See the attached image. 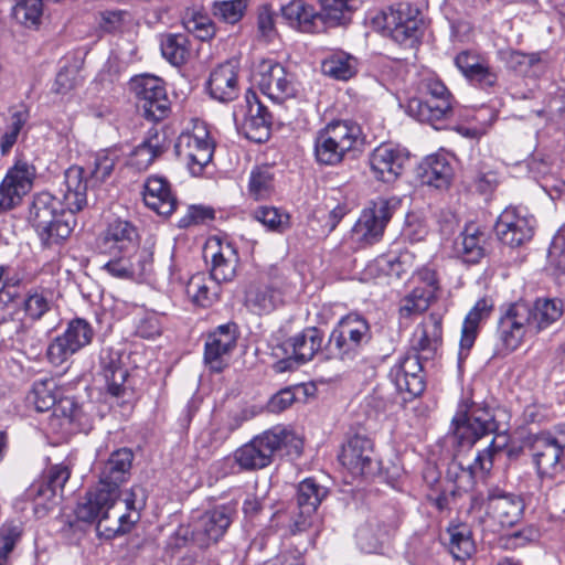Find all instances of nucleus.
Returning a JSON list of instances; mask_svg holds the SVG:
<instances>
[{
    "mask_svg": "<svg viewBox=\"0 0 565 565\" xmlns=\"http://www.w3.org/2000/svg\"><path fill=\"white\" fill-rule=\"evenodd\" d=\"M371 339L369 322L359 315L349 313L332 330L327 349L335 358L352 360Z\"/></svg>",
    "mask_w": 565,
    "mask_h": 565,
    "instance_id": "nucleus-7",
    "label": "nucleus"
},
{
    "mask_svg": "<svg viewBox=\"0 0 565 565\" xmlns=\"http://www.w3.org/2000/svg\"><path fill=\"white\" fill-rule=\"evenodd\" d=\"M218 282L207 280L203 275H194L186 285V295L201 307H210L218 298Z\"/></svg>",
    "mask_w": 565,
    "mask_h": 565,
    "instance_id": "nucleus-48",
    "label": "nucleus"
},
{
    "mask_svg": "<svg viewBox=\"0 0 565 565\" xmlns=\"http://www.w3.org/2000/svg\"><path fill=\"white\" fill-rule=\"evenodd\" d=\"M358 66V58L343 51L333 52L321 64L323 74L337 81H349L355 76Z\"/></svg>",
    "mask_w": 565,
    "mask_h": 565,
    "instance_id": "nucleus-44",
    "label": "nucleus"
},
{
    "mask_svg": "<svg viewBox=\"0 0 565 565\" xmlns=\"http://www.w3.org/2000/svg\"><path fill=\"white\" fill-rule=\"evenodd\" d=\"M253 78L263 94L276 103L294 97L297 84L292 74L273 60H264L253 73Z\"/></svg>",
    "mask_w": 565,
    "mask_h": 565,
    "instance_id": "nucleus-15",
    "label": "nucleus"
},
{
    "mask_svg": "<svg viewBox=\"0 0 565 565\" xmlns=\"http://www.w3.org/2000/svg\"><path fill=\"white\" fill-rule=\"evenodd\" d=\"M71 470L64 463L52 466L38 481H34L26 490L25 498L33 502L34 513L42 518L57 504L62 495L64 484L70 479Z\"/></svg>",
    "mask_w": 565,
    "mask_h": 565,
    "instance_id": "nucleus-12",
    "label": "nucleus"
},
{
    "mask_svg": "<svg viewBox=\"0 0 565 565\" xmlns=\"http://www.w3.org/2000/svg\"><path fill=\"white\" fill-rule=\"evenodd\" d=\"M164 151V138L154 132L134 149L129 158V164L139 171L146 170Z\"/></svg>",
    "mask_w": 565,
    "mask_h": 565,
    "instance_id": "nucleus-45",
    "label": "nucleus"
},
{
    "mask_svg": "<svg viewBox=\"0 0 565 565\" xmlns=\"http://www.w3.org/2000/svg\"><path fill=\"white\" fill-rule=\"evenodd\" d=\"M449 551L454 558L466 561L475 553V543L471 531L466 524L452 525L448 529Z\"/></svg>",
    "mask_w": 565,
    "mask_h": 565,
    "instance_id": "nucleus-50",
    "label": "nucleus"
},
{
    "mask_svg": "<svg viewBox=\"0 0 565 565\" xmlns=\"http://www.w3.org/2000/svg\"><path fill=\"white\" fill-rule=\"evenodd\" d=\"M339 459L353 476H364L376 469L374 445L365 435L351 436L343 445Z\"/></svg>",
    "mask_w": 565,
    "mask_h": 565,
    "instance_id": "nucleus-24",
    "label": "nucleus"
},
{
    "mask_svg": "<svg viewBox=\"0 0 565 565\" xmlns=\"http://www.w3.org/2000/svg\"><path fill=\"white\" fill-rule=\"evenodd\" d=\"M417 92L422 97L409 99L407 113L418 121L436 126L452 115L455 98L437 75H423L417 84Z\"/></svg>",
    "mask_w": 565,
    "mask_h": 565,
    "instance_id": "nucleus-4",
    "label": "nucleus"
},
{
    "mask_svg": "<svg viewBox=\"0 0 565 565\" xmlns=\"http://www.w3.org/2000/svg\"><path fill=\"white\" fill-rule=\"evenodd\" d=\"M109 275L120 279H131L141 281L153 273V250L152 247L138 246L132 253L122 254L117 258H109L103 265Z\"/></svg>",
    "mask_w": 565,
    "mask_h": 565,
    "instance_id": "nucleus-18",
    "label": "nucleus"
},
{
    "mask_svg": "<svg viewBox=\"0 0 565 565\" xmlns=\"http://www.w3.org/2000/svg\"><path fill=\"white\" fill-rule=\"evenodd\" d=\"M527 312L532 334H537L561 319L564 306L557 298H537Z\"/></svg>",
    "mask_w": 565,
    "mask_h": 565,
    "instance_id": "nucleus-37",
    "label": "nucleus"
},
{
    "mask_svg": "<svg viewBox=\"0 0 565 565\" xmlns=\"http://www.w3.org/2000/svg\"><path fill=\"white\" fill-rule=\"evenodd\" d=\"M19 307L22 305L25 315L32 320L41 319L53 306V292L44 288L30 290L23 300L17 298Z\"/></svg>",
    "mask_w": 565,
    "mask_h": 565,
    "instance_id": "nucleus-49",
    "label": "nucleus"
},
{
    "mask_svg": "<svg viewBox=\"0 0 565 565\" xmlns=\"http://www.w3.org/2000/svg\"><path fill=\"white\" fill-rule=\"evenodd\" d=\"M139 242V235L134 224L125 220L110 222L100 236L99 248L109 258H117L122 254L132 253Z\"/></svg>",
    "mask_w": 565,
    "mask_h": 565,
    "instance_id": "nucleus-25",
    "label": "nucleus"
},
{
    "mask_svg": "<svg viewBox=\"0 0 565 565\" xmlns=\"http://www.w3.org/2000/svg\"><path fill=\"white\" fill-rule=\"evenodd\" d=\"M175 152L186 162L191 173L199 175L204 167L211 162L214 146L205 127L196 126L192 131H185L179 136Z\"/></svg>",
    "mask_w": 565,
    "mask_h": 565,
    "instance_id": "nucleus-17",
    "label": "nucleus"
},
{
    "mask_svg": "<svg viewBox=\"0 0 565 565\" xmlns=\"http://www.w3.org/2000/svg\"><path fill=\"white\" fill-rule=\"evenodd\" d=\"M282 285L277 279L252 282L245 292V305L254 313H269L282 303Z\"/></svg>",
    "mask_w": 565,
    "mask_h": 565,
    "instance_id": "nucleus-29",
    "label": "nucleus"
},
{
    "mask_svg": "<svg viewBox=\"0 0 565 565\" xmlns=\"http://www.w3.org/2000/svg\"><path fill=\"white\" fill-rule=\"evenodd\" d=\"M94 337L90 323L82 318L71 320L63 332L47 347L49 361L55 365H62L70 356L88 345Z\"/></svg>",
    "mask_w": 565,
    "mask_h": 565,
    "instance_id": "nucleus-16",
    "label": "nucleus"
},
{
    "mask_svg": "<svg viewBox=\"0 0 565 565\" xmlns=\"http://www.w3.org/2000/svg\"><path fill=\"white\" fill-rule=\"evenodd\" d=\"M547 268L557 284L565 282V234L554 236L548 248Z\"/></svg>",
    "mask_w": 565,
    "mask_h": 565,
    "instance_id": "nucleus-54",
    "label": "nucleus"
},
{
    "mask_svg": "<svg viewBox=\"0 0 565 565\" xmlns=\"http://www.w3.org/2000/svg\"><path fill=\"white\" fill-rule=\"evenodd\" d=\"M443 339V318L438 313H430L414 331L413 348L418 352L431 355L440 345Z\"/></svg>",
    "mask_w": 565,
    "mask_h": 565,
    "instance_id": "nucleus-39",
    "label": "nucleus"
},
{
    "mask_svg": "<svg viewBox=\"0 0 565 565\" xmlns=\"http://www.w3.org/2000/svg\"><path fill=\"white\" fill-rule=\"evenodd\" d=\"M182 24L189 33L201 41L212 39L216 30L207 13L198 7L186 8L182 15Z\"/></svg>",
    "mask_w": 565,
    "mask_h": 565,
    "instance_id": "nucleus-47",
    "label": "nucleus"
},
{
    "mask_svg": "<svg viewBox=\"0 0 565 565\" xmlns=\"http://www.w3.org/2000/svg\"><path fill=\"white\" fill-rule=\"evenodd\" d=\"M118 498L119 497L115 495V492L98 486L77 503L74 511L75 515L77 520L83 522H100L108 518L109 510L114 507Z\"/></svg>",
    "mask_w": 565,
    "mask_h": 565,
    "instance_id": "nucleus-31",
    "label": "nucleus"
},
{
    "mask_svg": "<svg viewBox=\"0 0 565 565\" xmlns=\"http://www.w3.org/2000/svg\"><path fill=\"white\" fill-rule=\"evenodd\" d=\"M482 320H484V318L481 317L480 315H478L472 309L468 312V315L466 316V318L463 320L462 329H461V339H460V349L461 350L469 351L472 348L475 340L477 338V334H478L479 324Z\"/></svg>",
    "mask_w": 565,
    "mask_h": 565,
    "instance_id": "nucleus-62",
    "label": "nucleus"
},
{
    "mask_svg": "<svg viewBox=\"0 0 565 565\" xmlns=\"http://www.w3.org/2000/svg\"><path fill=\"white\" fill-rule=\"evenodd\" d=\"M145 204L162 216L171 215L177 207V199L169 181L159 175H150L143 185Z\"/></svg>",
    "mask_w": 565,
    "mask_h": 565,
    "instance_id": "nucleus-35",
    "label": "nucleus"
},
{
    "mask_svg": "<svg viewBox=\"0 0 565 565\" xmlns=\"http://www.w3.org/2000/svg\"><path fill=\"white\" fill-rule=\"evenodd\" d=\"M419 177L424 184L444 189L450 184L454 169L445 154H430L420 163Z\"/></svg>",
    "mask_w": 565,
    "mask_h": 565,
    "instance_id": "nucleus-40",
    "label": "nucleus"
},
{
    "mask_svg": "<svg viewBox=\"0 0 565 565\" xmlns=\"http://www.w3.org/2000/svg\"><path fill=\"white\" fill-rule=\"evenodd\" d=\"M78 84V71L75 67H62L56 74L52 92L66 95Z\"/></svg>",
    "mask_w": 565,
    "mask_h": 565,
    "instance_id": "nucleus-64",
    "label": "nucleus"
},
{
    "mask_svg": "<svg viewBox=\"0 0 565 565\" xmlns=\"http://www.w3.org/2000/svg\"><path fill=\"white\" fill-rule=\"evenodd\" d=\"M130 90L135 94L138 108L143 116L153 121L162 120L170 110L163 81L153 75H138L131 78Z\"/></svg>",
    "mask_w": 565,
    "mask_h": 565,
    "instance_id": "nucleus-14",
    "label": "nucleus"
},
{
    "mask_svg": "<svg viewBox=\"0 0 565 565\" xmlns=\"http://www.w3.org/2000/svg\"><path fill=\"white\" fill-rule=\"evenodd\" d=\"M253 217L267 230L282 233L290 226L289 215L274 206H259L253 211Z\"/></svg>",
    "mask_w": 565,
    "mask_h": 565,
    "instance_id": "nucleus-57",
    "label": "nucleus"
},
{
    "mask_svg": "<svg viewBox=\"0 0 565 565\" xmlns=\"http://www.w3.org/2000/svg\"><path fill=\"white\" fill-rule=\"evenodd\" d=\"M322 332L315 327L306 328L301 332L273 345V355L279 359L277 370L284 372L294 365L303 364L313 359L321 350Z\"/></svg>",
    "mask_w": 565,
    "mask_h": 565,
    "instance_id": "nucleus-8",
    "label": "nucleus"
},
{
    "mask_svg": "<svg viewBox=\"0 0 565 565\" xmlns=\"http://www.w3.org/2000/svg\"><path fill=\"white\" fill-rule=\"evenodd\" d=\"M527 306L514 303L500 318L498 333L504 349L509 352L516 350L527 333L532 334L529 322Z\"/></svg>",
    "mask_w": 565,
    "mask_h": 565,
    "instance_id": "nucleus-27",
    "label": "nucleus"
},
{
    "mask_svg": "<svg viewBox=\"0 0 565 565\" xmlns=\"http://www.w3.org/2000/svg\"><path fill=\"white\" fill-rule=\"evenodd\" d=\"M487 515L501 527L515 525L523 515L524 502L521 497L490 489L487 497Z\"/></svg>",
    "mask_w": 565,
    "mask_h": 565,
    "instance_id": "nucleus-26",
    "label": "nucleus"
},
{
    "mask_svg": "<svg viewBox=\"0 0 565 565\" xmlns=\"http://www.w3.org/2000/svg\"><path fill=\"white\" fill-rule=\"evenodd\" d=\"M507 436L497 435L487 448L477 454L471 465H469L466 469L461 468L462 476L458 480V488H463L461 484V479L465 477L468 479V483H471L476 477H483L488 475L493 467L495 456L504 448H507Z\"/></svg>",
    "mask_w": 565,
    "mask_h": 565,
    "instance_id": "nucleus-38",
    "label": "nucleus"
},
{
    "mask_svg": "<svg viewBox=\"0 0 565 565\" xmlns=\"http://www.w3.org/2000/svg\"><path fill=\"white\" fill-rule=\"evenodd\" d=\"M4 266H0V323L14 319L19 303L17 297L6 288Z\"/></svg>",
    "mask_w": 565,
    "mask_h": 565,
    "instance_id": "nucleus-60",
    "label": "nucleus"
},
{
    "mask_svg": "<svg viewBox=\"0 0 565 565\" xmlns=\"http://www.w3.org/2000/svg\"><path fill=\"white\" fill-rule=\"evenodd\" d=\"M20 535L21 530L14 524H6L0 529V565H9V556Z\"/></svg>",
    "mask_w": 565,
    "mask_h": 565,
    "instance_id": "nucleus-61",
    "label": "nucleus"
},
{
    "mask_svg": "<svg viewBox=\"0 0 565 565\" xmlns=\"http://www.w3.org/2000/svg\"><path fill=\"white\" fill-rule=\"evenodd\" d=\"M327 493L324 487L315 479L307 478L298 486L296 504L288 511H278L274 516L291 534L303 532L312 525L313 515Z\"/></svg>",
    "mask_w": 565,
    "mask_h": 565,
    "instance_id": "nucleus-6",
    "label": "nucleus"
},
{
    "mask_svg": "<svg viewBox=\"0 0 565 565\" xmlns=\"http://www.w3.org/2000/svg\"><path fill=\"white\" fill-rule=\"evenodd\" d=\"M100 364L109 394L116 397L122 396L128 371L121 363L120 355L117 352L104 351Z\"/></svg>",
    "mask_w": 565,
    "mask_h": 565,
    "instance_id": "nucleus-41",
    "label": "nucleus"
},
{
    "mask_svg": "<svg viewBox=\"0 0 565 565\" xmlns=\"http://www.w3.org/2000/svg\"><path fill=\"white\" fill-rule=\"evenodd\" d=\"M42 14V0H20L12 9L14 20L29 28L38 26Z\"/></svg>",
    "mask_w": 565,
    "mask_h": 565,
    "instance_id": "nucleus-58",
    "label": "nucleus"
},
{
    "mask_svg": "<svg viewBox=\"0 0 565 565\" xmlns=\"http://www.w3.org/2000/svg\"><path fill=\"white\" fill-rule=\"evenodd\" d=\"M114 168L115 159L113 157L108 153L96 154L94 161L88 167V171L82 168L87 180V190L103 183L111 174Z\"/></svg>",
    "mask_w": 565,
    "mask_h": 565,
    "instance_id": "nucleus-55",
    "label": "nucleus"
},
{
    "mask_svg": "<svg viewBox=\"0 0 565 565\" xmlns=\"http://www.w3.org/2000/svg\"><path fill=\"white\" fill-rule=\"evenodd\" d=\"M302 447L301 437L284 426H275L237 448L234 460L241 469L253 471L268 467L280 450H285L287 456L298 458Z\"/></svg>",
    "mask_w": 565,
    "mask_h": 565,
    "instance_id": "nucleus-2",
    "label": "nucleus"
},
{
    "mask_svg": "<svg viewBox=\"0 0 565 565\" xmlns=\"http://www.w3.org/2000/svg\"><path fill=\"white\" fill-rule=\"evenodd\" d=\"M319 3L328 28L349 24L360 7V0H319Z\"/></svg>",
    "mask_w": 565,
    "mask_h": 565,
    "instance_id": "nucleus-43",
    "label": "nucleus"
},
{
    "mask_svg": "<svg viewBox=\"0 0 565 565\" xmlns=\"http://www.w3.org/2000/svg\"><path fill=\"white\" fill-rule=\"evenodd\" d=\"M361 127L351 120H332L313 138V157L318 164L335 167L363 145Z\"/></svg>",
    "mask_w": 565,
    "mask_h": 565,
    "instance_id": "nucleus-3",
    "label": "nucleus"
},
{
    "mask_svg": "<svg viewBox=\"0 0 565 565\" xmlns=\"http://www.w3.org/2000/svg\"><path fill=\"white\" fill-rule=\"evenodd\" d=\"M423 366L416 354L404 356L398 364L391 370V377L401 392H407L412 396L420 395L425 390L422 375Z\"/></svg>",
    "mask_w": 565,
    "mask_h": 565,
    "instance_id": "nucleus-33",
    "label": "nucleus"
},
{
    "mask_svg": "<svg viewBox=\"0 0 565 565\" xmlns=\"http://www.w3.org/2000/svg\"><path fill=\"white\" fill-rule=\"evenodd\" d=\"M132 460L134 454L128 448H121L111 452L103 466L98 486L115 492V495L119 497V486L127 480Z\"/></svg>",
    "mask_w": 565,
    "mask_h": 565,
    "instance_id": "nucleus-32",
    "label": "nucleus"
},
{
    "mask_svg": "<svg viewBox=\"0 0 565 565\" xmlns=\"http://www.w3.org/2000/svg\"><path fill=\"white\" fill-rule=\"evenodd\" d=\"M408 161V152L392 143L377 146L369 157L373 177L384 183L395 182Z\"/></svg>",
    "mask_w": 565,
    "mask_h": 565,
    "instance_id": "nucleus-22",
    "label": "nucleus"
},
{
    "mask_svg": "<svg viewBox=\"0 0 565 565\" xmlns=\"http://www.w3.org/2000/svg\"><path fill=\"white\" fill-rule=\"evenodd\" d=\"M56 388L57 385L53 379L35 381L28 401L38 412H46L56 405Z\"/></svg>",
    "mask_w": 565,
    "mask_h": 565,
    "instance_id": "nucleus-51",
    "label": "nucleus"
},
{
    "mask_svg": "<svg viewBox=\"0 0 565 565\" xmlns=\"http://www.w3.org/2000/svg\"><path fill=\"white\" fill-rule=\"evenodd\" d=\"M282 18L290 26L306 33H319L327 26L321 11L317 12L313 7L302 0H294L281 8Z\"/></svg>",
    "mask_w": 565,
    "mask_h": 565,
    "instance_id": "nucleus-34",
    "label": "nucleus"
},
{
    "mask_svg": "<svg viewBox=\"0 0 565 565\" xmlns=\"http://www.w3.org/2000/svg\"><path fill=\"white\" fill-rule=\"evenodd\" d=\"M209 95L221 103L234 100L239 93L238 70L233 61L215 66L206 81Z\"/></svg>",
    "mask_w": 565,
    "mask_h": 565,
    "instance_id": "nucleus-28",
    "label": "nucleus"
},
{
    "mask_svg": "<svg viewBox=\"0 0 565 565\" xmlns=\"http://www.w3.org/2000/svg\"><path fill=\"white\" fill-rule=\"evenodd\" d=\"M237 130L247 139L264 142L269 138L271 116L253 90H247L244 104L233 111Z\"/></svg>",
    "mask_w": 565,
    "mask_h": 565,
    "instance_id": "nucleus-13",
    "label": "nucleus"
},
{
    "mask_svg": "<svg viewBox=\"0 0 565 565\" xmlns=\"http://www.w3.org/2000/svg\"><path fill=\"white\" fill-rule=\"evenodd\" d=\"M395 43L404 49H415L424 33V20L420 11L409 3H398L383 10L375 19Z\"/></svg>",
    "mask_w": 565,
    "mask_h": 565,
    "instance_id": "nucleus-5",
    "label": "nucleus"
},
{
    "mask_svg": "<svg viewBox=\"0 0 565 565\" xmlns=\"http://www.w3.org/2000/svg\"><path fill=\"white\" fill-rule=\"evenodd\" d=\"M455 65L470 83L481 88H490L497 84L498 75L488 61L473 51H461L455 57Z\"/></svg>",
    "mask_w": 565,
    "mask_h": 565,
    "instance_id": "nucleus-30",
    "label": "nucleus"
},
{
    "mask_svg": "<svg viewBox=\"0 0 565 565\" xmlns=\"http://www.w3.org/2000/svg\"><path fill=\"white\" fill-rule=\"evenodd\" d=\"M434 298L431 290L413 289L401 300L399 315L402 318H412L426 311Z\"/></svg>",
    "mask_w": 565,
    "mask_h": 565,
    "instance_id": "nucleus-56",
    "label": "nucleus"
},
{
    "mask_svg": "<svg viewBox=\"0 0 565 565\" xmlns=\"http://www.w3.org/2000/svg\"><path fill=\"white\" fill-rule=\"evenodd\" d=\"M523 447L527 449L541 478L553 477L562 470L565 438L558 439L551 433L529 434L523 438Z\"/></svg>",
    "mask_w": 565,
    "mask_h": 565,
    "instance_id": "nucleus-11",
    "label": "nucleus"
},
{
    "mask_svg": "<svg viewBox=\"0 0 565 565\" xmlns=\"http://www.w3.org/2000/svg\"><path fill=\"white\" fill-rule=\"evenodd\" d=\"M88 205L87 180L79 166L70 167L58 194L36 193L29 209V221L44 245L58 244L67 238L75 224V213Z\"/></svg>",
    "mask_w": 565,
    "mask_h": 565,
    "instance_id": "nucleus-1",
    "label": "nucleus"
},
{
    "mask_svg": "<svg viewBox=\"0 0 565 565\" xmlns=\"http://www.w3.org/2000/svg\"><path fill=\"white\" fill-rule=\"evenodd\" d=\"M392 401L382 387H375L371 394L364 398L365 412L369 416H377L385 413Z\"/></svg>",
    "mask_w": 565,
    "mask_h": 565,
    "instance_id": "nucleus-63",
    "label": "nucleus"
},
{
    "mask_svg": "<svg viewBox=\"0 0 565 565\" xmlns=\"http://www.w3.org/2000/svg\"><path fill=\"white\" fill-rule=\"evenodd\" d=\"M274 188V173L269 166H258L250 171L248 193L255 200L269 198Z\"/></svg>",
    "mask_w": 565,
    "mask_h": 565,
    "instance_id": "nucleus-52",
    "label": "nucleus"
},
{
    "mask_svg": "<svg viewBox=\"0 0 565 565\" xmlns=\"http://www.w3.org/2000/svg\"><path fill=\"white\" fill-rule=\"evenodd\" d=\"M501 56L509 68L520 74H526L532 67L541 63V57L537 53L525 54L514 50H507L501 52Z\"/></svg>",
    "mask_w": 565,
    "mask_h": 565,
    "instance_id": "nucleus-59",
    "label": "nucleus"
},
{
    "mask_svg": "<svg viewBox=\"0 0 565 565\" xmlns=\"http://www.w3.org/2000/svg\"><path fill=\"white\" fill-rule=\"evenodd\" d=\"M249 0H215L211 4V12L217 20L235 24L244 17Z\"/></svg>",
    "mask_w": 565,
    "mask_h": 565,
    "instance_id": "nucleus-53",
    "label": "nucleus"
},
{
    "mask_svg": "<svg viewBox=\"0 0 565 565\" xmlns=\"http://www.w3.org/2000/svg\"><path fill=\"white\" fill-rule=\"evenodd\" d=\"M401 199L397 196L379 198L363 210L355 222L352 234L359 243L372 245L379 242L393 214L401 206Z\"/></svg>",
    "mask_w": 565,
    "mask_h": 565,
    "instance_id": "nucleus-9",
    "label": "nucleus"
},
{
    "mask_svg": "<svg viewBox=\"0 0 565 565\" xmlns=\"http://www.w3.org/2000/svg\"><path fill=\"white\" fill-rule=\"evenodd\" d=\"M162 56L172 65L180 66L188 62L191 56V45L188 35L170 33L161 40Z\"/></svg>",
    "mask_w": 565,
    "mask_h": 565,
    "instance_id": "nucleus-46",
    "label": "nucleus"
},
{
    "mask_svg": "<svg viewBox=\"0 0 565 565\" xmlns=\"http://www.w3.org/2000/svg\"><path fill=\"white\" fill-rule=\"evenodd\" d=\"M534 223L532 216L510 206L499 215L494 230L501 243L510 247H519L532 239Z\"/></svg>",
    "mask_w": 565,
    "mask_h": 565,
    "instance_id": "nucleus-21",
    "label": "nucleus"
},
{
    "mask_svg": "<svg viewBox=\"0 0 565 565\" xmlns=\"http://www.w3.org/2000/svg\"><path fill=\"white\" fill-rule=\"evenodd\" d=\"M237 338L238 328L234 322L221 324L209 334L204 345V362L211 371L222 372L227 366Z\"/></svg>",
    "mask_w": 565,
    "mask_h": 565,
    "instance_id": "nucleus-20",
    "label": "nucleus"
},
{
    "mask_svg": "<svg viewBox=\"0 0 565 565\" xmlns=\"http://www.w3.org/2000/svg\"><path fill=\"white\" fill-rule=\"evenodd\" d=\"M34 178L35 168L26 160L18 158L0 184V210H10L18 205L31 190Z\"/></svg>",
    "mask_w": 565,
    "mask_h": 565,
    "instance_id": "nucleus-19",
    "label": "nucleus"
},
{
    "mask_svg": "<svg viewBox=\"0 0 565 565\" xmlns=\"http://www.w3.org/2000/svg\"><path fill=\"white\" fill-rule=\"evenodd\" d=\"M452 437L460 447H472L482 437L498 430L494 414L488 407L471 405L452 418Z\"/></svg>",
    "mask_w": 565,
    "mask_h": 565,
    "instance_id": "nucleus-10",
    "label": "nucleus"
},
{
    "mask_svg": "<svg viewBox=\"0 0 565 565\" xmlns=\"http://www.w3.org/2000/svg\"><path fill=\"white\" fill-rule=\"evenodd\" d=\"M484 234L475 224L467 225L455 242L457 255L469 264L478 263L484 255Z\"/></svg>",
    "mask_w": 565,
    "mask_h": 565,
    "instance_id": "nucleus-42",
    "label": "nucleus"
},
{
    "mask_svg": "<svg viewBox=\"0 0 565 565\" xmlns=\"http://www.w3.org/2000/svg\"><path fill=\"white\" fill-rule=\"evenodd\" d=\"M234 511L232 505L224 504L204 512L193 523V542L200 547L216 543L231 525Z\"/></svg>",
    "mask_w": 565,
    "mask_h": 565,
    "instance_id": "nucleus-23",
    "label": "nucleus"
},
{
    "mask_svg": "<svg viewBox=\"0 0 565 565\" xmlns=\"http://www.w3.org/2000/svg\"><path fill=\"white\" fill-rule=\"evenodd\" d=\"M211 250V278L216 282L231 281L236 276L239 262L237 250L228 243L216 241L209 243L206 252Z\"/></svg>",
    "mask_w": 565,
    "mask_h": 565,
    "instance_id": "nucleus-36",
    "label": "nucleus"
}]
</instances>
